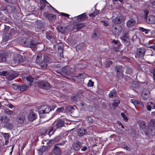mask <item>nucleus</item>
<instances>
[{"label":"nucleus","instance_id":"nucleus-61","mask_svg":"<svg viewBox=\"0 0 155 155\" xmlns=\"http://www.w3.org/2000/svg\"><path fill=\"white\" fill-rule=\"evenodd\" d=\"M71 99L72 101H74L76 99V97L75 95L72 96L71 97Z\"/></svg>","mask_w":155,"mask_h":155},{"label":"nucleus","instance_id":"nucleus-42","mask_svg":"<svg viewBox=\"0 0 155 155\" xmlns=\"http://www.w3.org/2000/svg\"><path fill=\"white\" fill-rule=\"evenodd\" d=\"M5 113L9 115H12L13 114L14 112L13 111L10 110L8 109H6L5 110Z\"/></svg>","mask_w":155,"mask_h":155},{"label":"nucleus","instance_id":"nucleus-56","mask_svg":"<svg viewBox=\"0 0 155 155\" xmlns=\"http://www.w3.org/2000/svg\"><path fill=\"white\" fill-rule=\"evenodd\" d=\"M61 14L62 16L67 17H69V15L68 14L62 12L61 13Z\"/></svg>","mask_w":155,"mask_h":155},{"label":"nucleus","instance_id":"nucleus-23","mask_svg":"<svg viewBox=\"0 0 155 155\" xmlns=\"http://www.w3.org/2000/svg\"><path fill=\"white\" fill-rule=\"evenodd\" d=\"M22 79L24 80H26L28 81L29 82V84L31 85V83L32 82L33 78L31 76H28L26 77H22Z\"/></svg>","mask_w":155,"mask_h":155},{"label":"nucleus","instance_id":"nucleus-11","mask_svg":"<svg viewBox=\"0 0 155 155\" xmlns=\"http://www.w3.org/2000/svg\"><path fill=\"white\" fill-rule=\"evenodd\" d=\"M73 148L75 151H78L80 150L82 146L81 143L77 141L73 143Z\"/></svg>","mask_w":155,"mask_h":155},{"label":"nucleus","instance_id":"nucleus-48","mask_svg":"<svg viewBox=\"0 0 155 155\" xmlns=\"http://www.w3.org/2000/svg\"><path fill=\"white\" fill-rule=\"evenodd\" d=\"M58 52H63V48L62 45H59L58 47Z\"/></svg>","mask_w":155,"mask_h":155},{"label":"nucleus","instance_id":"nucleus-12","mask_svg":"<svg viewBox=\"0 0 155 155\" xmlns=\"http://www.w3.org/2000/svg\"><path fill=\"white\" fill-rule=\"evenodd\" d=\"M115 69L117 71V76L119 77H122L123 75L122 66L120 65L117 66L116 67Z\"/></svg>","mask_w":155,"mask_h":155},{"label":"nucleus","instance_id":"nucleus-26","mask_svg":"<svg viewBox=\"0 0 155 155\" xmlns=\"http://www.w3.org/2000/svg\"><path fill=\"white\" fill-rule=\"evenodd\" d=\"M11 61V64L13 66H15L19 63L21 61L19 60V59H12Z\"/></svg>","mask_w":155,"mask_h":155},{"label":"nucleus","instance_id":"nucleus-63","mask_svg":"<svg viewBox=\"0 0 155 155\" xmlns=\"http://www.w3.org/2000/svg\"><path fill=\"white\" fill-rule=\"evenodd\" d=\"M149 48H151L153 49L155 51V44L154 45H152L148 47Z\"/></svg>","mask_w":155,"mask_h":155},{"label":"nucleus","instance_id":"nucleus-62","mask_svg":"<svg viewBox=\"0 0 155 155\" xmlns=\"http://www.w3.org/2000/svg\"><path fill=\"white\" fill-rule=\"evenodd\" d=\"M147 110H148L150 111V110L151 109V106L150 105H150L149 104L147 106Z\"/></svg>","mask_w":155,"mask_h":155},{"label":"nucleus","instance_id":"nucleus-54","mask_svg":"<svg viewBox=\"0 0 155 155\" xmlns=\"http://www.w3.org/2000/svg\"><path fill=\"white\" fill-rule=\"evenodd\" d=\"M85 76V74H79L78 75V77L80 78H84V77Z\"/></svg>","mask_w":155,"mask_h":155},{"label":"nucleus","instance_id":"nucleus-5","mask_svg":"<svg viewBox=\"0 0 155 155\" xmlns=\"http://www.w3.org/2000/svg\"><path fill=\"white\" fill-rule=\"evenodd\" d=\"M25 120V117L24 115H22L19 116L17 117L16 121L18 124L19 125H22Z\"/></svg>","mask_w":155,"mask_h":155},{"label":"nucleus","instance_id":"nucleus-30","mask_svg":"<svg viewBox=\"0 0 155 155\" xmlns=\"http://www.w3.org/2000/svg\"><path fill=\"white\" fill-rule=\"evenodd\" d=\"M43 23L41 21H38L36 23V27L38 28L41 29L43 27Z\"/></svg>","mask_w":155,"mask_h":155},{"label":"nucleus","instance_id":"nucleus-60","mask_svg":"<svg viewBox=\"0 0 155 155\" xmlns=\"http://www.w3.org/2000/svg\"><path fill=\"white\" fill-rule=\"evenodd\" d=\"M53 130V127L51 128L49 130V131L48 132V134L49 136H50L53 134V132L51 133L52 131Z\"/></svg>","mask_w":155,"mask_h":155},{"label":"nucleus","instance_id":"nucleus-8","mask_svg":"<svg viewBox=\"0 0 155 155\" xmlns=\"http://www.w3.org/2000/svg\"><path fill=\"white\" fill-rule=\"evenodd\" d=\"M25 43L27 47L33 48L35 50H36L37 48L36 47V43L34 41L29 40L28 41H26Z\"/></svg>","mask_w":155,"mask_h":155},{"label":"nucleus","instance_id":"nucleus-44","mask_svg":"<svg viewBox=\"0 0 155 155\" xmlns=\"http://www.w3.org/2000/svg\"><path fill=\"white\" fill-rule=\"evenodd\" d=\"M113 62L109 60H107L105 61L106 67H109L110 64H112Z\"/></svg>","mask_w":155,"mask_h":155},{"label":"nucleus","instance_id":"nucleus-38","mask_svg":"<svg viewBox=\"0 0 155 155\" xmlns=\"http://www.w3.org/2000/svg\"><path fill=\"white\" fill-rule=\"evenodd\" d=\"M28 88V86L25 84H22L20 86V90L22 91L27 90Z\"/></svg>","mask_w":155,"mask_h":155},{"label":"nucleus","instance_id":"nucleus-34","mask_svg":"<svg viewBox=\"0 0 155 155\" xmlns=\"http://www.w3.org/2000/svg\"><path fill=\"white\" fill-rule=\"evenodd\" d=\"M61 138V137L60 136H58L55 137L54 138L51 139L49 140V142L51 143H53L54 142H57Z\"/></svg>","mask_w":155,"mask_h":155},{"label":"nucleus","instance_id":"nucleus-7","mask_svg":"<svg viewBox=\"0 0 155 155\" xmlns=\"http://www.w3.org/2000/svg\"><path fill=\"white\" fill-rule=\"evenodd\" d=\"M52 152L55 155H61V148L56 145H54Z\"/></svg>","mask_w":155,"mask_h":155},{"label":"nucleus","instance_id":"nucleus-24","mask_svg":"<svg viewBox=\"0 0 155 155\" xmlns=\"http://www.w3.org/2000/svg\"><path fill=\"white\" fill-rule=\"evenodd\" d=\"M9 54L7 52H3L0 53V58H9Z\"/></svg>","mask_w":155,"mask_h":155},{"label":"nucleus","instance_id":"nucleus-2","mask_svg":"<svg viewBox=\"0 0 155 155\" xmlns=\"http://www.w3.org/2000/svg\"><path fill=\"white\" fill-rule=\"evenodd\" d=\"M125 17L124 16L119 14L117 15V16L114 19L112 20L113 23L115 24H119L120 23L125 20Z\"/></svg>","mask_w":155,"mask_h":155},{"label":"nucleus","instance_id":"nucleus-21","mask_svg":"<svg viewBox=\"0 0 155 155\" xmlns=\"http://www.w3.org/2000/svg\"><path fill=\"white\" fill-rule=\"evenodd\" d=\"M84 25H85L84 23H79L74 25L73 26V28L74 29L79 30L84 27Z\"/></svg>","mask_w":155,"mask_h":155},{"label":"nucleus","instance_id":"nucleus-41","mask_svg":"<svg viewBox=\"0 0 155 155\" xmlns=\"http://www.w3.org/2000/svg\"><path fill=\"white\" fill-rule=\"evenodd\" d=\"M4 127L10 129L12 128L13 127L12 124L8 123H6V124L5 125Z\"/></svg>","mask_w":155,"mask_h":155},{"label":"nucleus","instance_id":"nucleus-37","mask_svg":"<svg viewBox=\"0 0 155 155\" xmlns=\"http://www.w3.org/2000/svg\"><path fill=\"white\" fill-rule=\"evenodd\" d=\"M9 74V72L8 71H3L0 72V75H2L4 76H8Z\"/></svg>","mask_w":155,"mask_h":155},{"label":"nucleus","instance_id":"nucleus-25","mask_svg":"<svg viewBox=\"0 0 155 155\" xmlns=\"http://www.w3.org/2000/svg\"><path fill=\"white\" fill-rule=\"evenodd\" d=\"M28 57V55L26 54L25 55L24 54H22V55L17 54H15L13 57L14 58H26Z\"/></svg>","mask_w":155,"mask_h":155},{"label":"nucleus","instance_id":"nucleus-49","mask_svg":"<svg viewBox=\"0 0 155 155\" xmlns=\"http://www.w3.org/2000/svg\"><path fill=\"white\" fill-rule=\"evenodd\" d=\"M73 108L71 106H69L66 107V109L67 110L71 112L72 111V109Z\"/></svg>","mask_w":155,"mask_h":155},{"label":"nucleus","instance_id":"nucleus-33","mask_svg":"<svg viewBox=\"0 0 155 155\" xmlns=\"http://www.w3.org/2000/svg\"><path fill=\"white\" fill-rule=\"evenodd\" d=\"M148 131L149 134L153 135L155 134V127H150L148 128Z\"/></svg>","mask_w":155,"mask_h":155},{"label":"nucleus","instance_id":"nucleus-3","mask_svg":"<svg viewBox=\"0 0 155 155\" xmlns=\"http://www.w3.org/2000/svg\"><path fill=\"white\" fill-rule=\"evenodd\" d=\"M145 50L144 47L140 48L137 49L136 54L135 56L136 58H142L143 57L145 54Z\"/></svg>","mask_w":155,"mask_h":155},{"label":"nucleus","instance_id":"nucleus-36","mask_svg":"<svg viewBox=\"0 0 155 155\" xmlns=\"http://www.w3.org/2000/svg\"><path fill=\"white\" fill-rule=\"evenodd\" d=\"M72 115L74 116H76L78 114V111L77 109L74 108L72 109V111L71 112Z\"/></svg>","mask_w":155,"mask_h":155},{"label":"nucleus","instance_id":"nucleus-32","mask_svg":"<svg viewBox=\"0 0 155 155\" xmlns=\"http://www.w3.org/2000/svg\"><path fill=\"white\" fill-rule=\"evenodd\" d=\"M85 47V45L84 43H82L76 46L77 49L80 50L84 49Z\"/></svg>","mask_w":155,"mask_h":155},{"label":"nucleus","instance_id":"nucleus-51","mask_svg":"<svg viewBox=\"0 0 155 155\" xmlns=\"http://www.w3.org/2000/svg\"><path fill=\"white\" fill-rule=\"evenodd\" d=\"M64 110V107H61L58 108L57 109V111L58 113H60L62 112Z\"/></svg>","mask_w":155,"mask_h":155},{"label":"nucleus","instance_id":"nucleus-35","mask_svg":"<svg viewBox=\"0 0 155 155\" xmlns=\"http://www.w3.org/2000/svg\"><path fill=\"white\" fill-rule=\"evenodd\" d=\"M41 59H36V61L37 63H38L41 67H45L47 66L46 63L45 62H39Z\"/></svg>","mask_w":155,"mask_h":155},{"label":"nucleus","instance_id":"nucleus-10","mask_svg":"<svg viewBox=\"0 0 155 155\" xmlns=\"http://www.w3.org/2000/svg\"><path fill=\"white\" fill-rule=\"evenodd\" d=\"M18 75V72H13L12 73L10 74H9L7 78L8 80L11 81L17 77Z\"/></svg>","mask_w":155,"mask_h":155},{"label":"nucleus","instance_id":"nucleus-46","mask_svg":"<svg viewBox=\"0 0 155 155\" xmlns=\"http://www.w3.org/2000/svg\"><path fill=\"white\" fill-rule=\"evenodd\" d=\"M46 38L51 41H52L54 39V37L52 36H51L49 35H46Z\"/></svg>","mask_w":155,"mask_h":155},{"label":"nucleus","instance_id":"nucleus-29","mask_svg":"<svg viewBox=\"0 0 155 155\" xmlns=\"http://www.w3.org/2000/svg\"><path fill=\"white\" fill-rule=\"evenodd\" d=\"M138 123L140 129H144L146 127L145 122L143 121L142 120L140 121Z\"/></svg>","mask_w":155,"mask_h":155},{"label":"nucleus","instance_id":"nucleus-28","mask_svg":"<svg viewBox=\"0 0 155 155\" xmlns=\"http://www.w3.org/2000/svg\"><path fill=\"white\" fill-rule=\"evenodd\" d=\"M116 94L115 90L114 89L112 90L110 92L109 96L110 98H113L116 96Z\"/></svg>","mask_w":155,"mask_h":155},{"label":"nucleus","instance_id":"nucleus-14","mask_svg":"<svg viewBox=\"0 0 155 155\" xmlns=\"http://www.w3.org/2000/svg\"><path fill=\"white\" fill-rule=\"evenodd\" d=\"M9 118L6 116L0 115V122L1 123H6L10 120Z\"/></svg>","mask_w":155,"mask_h":155},{"label":"nucleus","instance_id":"nucleus-31","mask_svg":"<svg viewBox=\"0 0 155 155\" xmlns=\"http://www.w3.org/2000/svg\"><path fill=\"white\" fill-rule=\"evenodd\" d=\"M120 103V100L118 98H116L114 101L113 103V106L114 107H117Z\"/></svg>","mask_w":155,"mask_h":155},{"label":"nucleus","instance_id":"nucleus-59","mask_svg":"<svg viewBox=\"0 0 155 155\" xmlns=\"http://www.w3.org/2000/svg\"><path fill=\"white\" fill-rule=\"evenodd\" d=\"M144 12L145 13L144 15L145 18L147 16L148 14V11L147 10H145L144 11Z\"/></svg>","mask_w":155,"mask_h":155},{"label":"nucleus","instance_id":"nucleus-27","mask_svg":"<svg viewBox=\"0 0 155 155\" xmlns=\"http://www.w3.org/2000/svg\"><path fill=\"white\" fill-rule=\"evenodd\" d=\"M42 57L43 58H49L47 54H45L40 53L37 54V58H42Z\"/></svg>","mask_w":155,"mask_h":155},{"label":"nucleus","instance_id":"nucleus-53","mask_svg":"<svg viewBox=\"0 0 155 155\" xmlns=\"http://www.w3.org/2000/svg\"><path fill=\"white\" fill-rule=\"evenodd\" d=\"M94 85V83L93 82L91 81H89V82L87 84V86L89 87L92 86Z\"/></svg>","mask_w":155,"mask_h":155},{"label":"nucleus","instance_id":"nucleus-1","mask_svg":"<svg viewBox=\"0 0 155 155\" xmlns=\"http://www.w3.org/2000/svg\"><path fill=\"white\" fill-rule=\"evenodd\" d=\"M51 110V108L49 106L45 105L41 106L38 109V112L41 118L45 117V114L48 113Z\"/></svg>","mask_w":155,"mask_h":155},{"label":"nucleus","instance_id":"nucleus-16","mask_svg":"<svg viewBox=\"0 0 155 155\" xmlns=\"http://www.w3.org/2000/svg\"><path fill=\"white\" fill-rule=\"evenodd\" d=\"M87 133L86 130L82 128H79L78 130V134L79 136H82Z\"/></svg>","mask_w":155,"mask_h":155},{"label":"nucleus","instance_id":"nucleus-52","mask_svg":"<svg viewBox=\"0 0 155 155\" xmlns=\"http://www.w3.org/2000/svg\"><path fill=\"white\" fill-rule=\"evenodd\" d=\"M6 106L10 109H12L13 108H15L14 106L11 104H8L6 105Z\"/></svg>","mask_w":155,"mask_h":155},{"label":"nucleus","instance_id":"nucleus-22","mask_svg":"<svg viewBox=\"0 0 155 155\" xmlns=\"http://www.w3.org/2000/svg\"><path fill=\"white\" fill-rule=\"evenodd\" d=\"M87 18L85 13H83L77 16V19L78 21H80L84 20Z\"/></svg>","mask_w":155,"mask_h":155},{"label":"nucleus","instance_id":"nucleus-39","mask_svg":"<svg viewBox=\"0 0 155 155\" xmlns=\"http://www.w3.org/2000/svg\"><path fill=\"white\" fill-rule=\"evenodd\" d=\"M2 134L3 135L6 141H8V139L9 138V134L2 133Z\"/></svg>","mask_w":155,"mask_h":155},{"label":"nucleus","instance_id":"nucleus-20","mask_svg":"<svg viewBox=\"0 0 155 155\" xmlns=\"http://www.w3.org/2000/svg\"><path fill=\"white\" fill-rule=\"evenodd\" d=\"M64 121L62 120H60L57 123L56 125V128H58L62 127L64 124Z\"/></svg>","mask_w":155,"mask_h":155},{"label":"nucleus","instance_id":"nucleus-50","mask_svg":"<svg viewBox=\"0 0 155 155\" xmlns=\"http://www.w3.org/2000/svg\"><path fill=\"white\" fill-rule=\"evenodd\" d=\"M131 103L133 104L134 105L138 104V101L134 99H131Z\"/></svg>","mask_w":155,"mask_h":155},{"label":"nucleus","instance_id":"nucleus-9","mask_svg":"<svg viewBox=\"0 0 155 155\" xmlns=\"http://www.w3.org/2000/svg\"><path fill=\"white\" fill-rule=\"evenodd\" d=\"M122 31V28L120 26L114 27L112 30L113 33L116 35H119L120 34Z\"/></svg>","mask_w":155,"mask_h":155},{"label":"nucleus","instance_id":"nucleus-47","mask_svg":"<svg viewBox=\"0 0 155 155\" xmlns=\"http://www.w3.org/2000/svg\"><path fill=\"white\" fill-rule=\"evenodd\" d=\"M142 96L145 99H146L149 96V95L147 93H142Z\"/></svg>","mask_w":155,"mask_h":155},{"label":"nucleus","instance_id":"nucleus-19","mask_svg":"<svg viewBox=\"0 0 155 155\" xmlns=\"http://www.w3.org/2000/svg\"><path fill=\"white\" fill-rule=\"evenodd\" d=\"M57 29L58 32H60L62 33H65L66 31V27H63L60 25L57 27Z\"/></svg>","mask_w":155,"mask_h":155},{"label":"nucleus","instance_id":"nucleus-40","mask_svg":"<svg viewBox=\"0 0 155 155\" xmlns=\"http://www.w3.org/2000/svg\"><path fill=\"white\" fill-rule=\"evenodd\" d=\"M155 125V119H152L151 120L149 124V126L150 127H155L154 125Z\"/></svg>","mask_w":155,"mask_h":155},{"label":"nucleus","instance_id":"nucleus-6","mask_svg":"<svg viewBox=\"0 0 155 155\" xmlns=\"http://www.w3.org/2000/svg\"><path fill=\"white\" fill-rule=\"evenodd\" d=\"M39 86L41 88L47 90L49 89L51 86L47 82H42L39 83Z\"/></svg>","mask_w":155,"mask_h":155},{"label":"nucleus","instance_id":"nucleus-15","mask_svg":"<svg viewBox=\"0 0 155 155\" xmlns=\"http://www.w3.org/2000/svg\"><path fill=\"white\" fill-rule=\"evenodd\" d=\"M36 114L34 112H30L28 116V118L30 121H32L35 120L36 117Z\"/></svg>","mask_w":155,"mask_h":155},{"label":"nucleus","instance_id":"nucleus-58","mask_svg":"<svg viewBox=\"0 0 155 155\" xmlns=\"http://www.w3.org/2000/svg\"><path fill=\"white\" fill-rule=\"evenodd\" d=\"M150 104L151 106V108H153V109H155V104L153 103V102H150Z\"/></svg>","mask_w":155,"mask_h":155},{"label":"nucleus","instance_id":"nucleus-18","mask_svg":"<svg viewBox=\"0 0 155 155\" xmlns=\"http://www.w3.org/2000/svg\"><path fill=\"white\" fill-rule=\"evenodd\" d=\"M147 22L149 24L155 23V16L153 15L149 16L148 19H147Z\"/></svg>","mask_w":155,"mask_h":155},{"label":"nucleus","instance_id":"nucleus-45","mask_svg":"<svg viewBox=\"0 0 155 155\" xmlns=\"http://www.w3.org/2000/svg\"><path fill=\"white\" fill-rule=\"evenodd\" d=\"M121 116L123 117L124 120L126 122L128 120V119L126 116V115L123 113H121Z\"/></svg>","mask_w":155,"mask_h":155},{"label":"nucleus","instance_id":"nucleus-13","mask_svg":"<svg viewBox=\"0 0 155 155\" xmlns=\"http://www.w3.org/2000/svg\"><path fill=\"white\" fill-rule=\"evenodd\" d=\"M45 18L48 19L49 21L54 20L56 18V15L50 14H45L44 15Z\"/></svg>","mask_w":155,"mask_h":155},{"label":"nucleus","instance_id":"nucleus-17","mask_svg":"<svg viewBox=\"0 0 155 155\" xmlns=\"http://www.w3.org/2000/svg\"><path fill=\"white\" fill-rule=\"evenodd\" d=\"M136 21L131 19L127 21L126 23L127 26L128 27H131L134 26L136 24Z\"/></svg>","mask_w":155,"mask_h":155},{"label":"nucleus","instance_id":"nucleus-64","mask_svg":"<svg viewBox=\"0 0 155 155\" xmlns=\"http://www.w3.org/2000/svg\"><path fill=\"white\" fill-rule=\"evenodd\" d=\"M150 31V30L145 29L143 32H144L145 34H147Z\"/></svg>","mask_w":155,"mask_h":155},{"label":"nucleus","instance_id":"nucleus-43","mask_svg":"<svg viewBox=\"0 0 155 155\" xmlns=\"http://www.w3.org/2000/svg\"><path fill=\"white\" fill-rule=\"evenodd\" d=\"M99 34L98 31H94V34L92 35L93 38H96L99 36Z\"/></svg>","mask_w":155,"mask_h":155},{"label":"nucleus","instance_id":"nucleus-4","mask_svg":"<svg viewBox=\"0 0 155 155\" xmlns=\"http://www.w3.org/2000/svg\"><path fill=\"white\" fill-rule=\"evenodd\" d=\"M128 34L129 33L127 32L121 38L123 43L126 45H128L130 44L129 39L130 37L128 35Z\"/></svg>","mask_w":155,"mask_h":155},{"label":"nucleus","instance_id":"nucleus-55","mask_svg":"<svg viewBox=\"0 0 155 155\" xmlns=\"http://www.w3.org/2000/svg\"><path fill=\"white\" fill-rule=\"evenodd\" d=\"M68 67H67V68L66 67L64 68L63 69V70H62V72H63L64 73H65L66 74H67L68 72V71H67V70H66V69H67V70L68 69Z\"/></svg>","mask_w":155,"mask_h":155},{"label":"nucleus","instance_id":"nucleus-57","mask_svg":"<svg viewBox=\"0 0 155 155\" xmlns=\"http://www.w3.org/2000/svg\"><path fill=\"white\" fill-rule=\"evenodd\" d=\"M153 74V77L154 80H155V68L153 69V71L151 72Z\"/></svg>","mask_w":155,"mask_h":155}]
</instances>
